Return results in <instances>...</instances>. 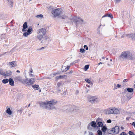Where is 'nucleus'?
<instances>
[{"instance_id":"obj_1","label":"nucleus","mask_w":135,"mask_h":135,"mask_svg":"<svg viewBox=\"0 0 135 135\" xmlns=\"http://www.w3.org/2000/svg\"><path fill=\"white\" fill-rule=\"evenodd\" d=\"M57 101L55 100H52L48 102L46 101L42 103V105L45 108L48 109H52L55 108V105L56 104Z\"/></svg>"},{"instance_id":"obj_2","label":"nucleus","mask_w":135,"mask_h":135,"mask_svg":"<svg viewBox=\"0 0 135 135\" xmlns=\"http://www.w3.org/2000/svg\"><path fill=\"white\" fill-rule=\"evenodd\" d=\"M134 54L129 51H125L123 52L120 57L123 59H127L132 60L134 59Z\"/></svg>"},{"instance_id":"obj_3","label":"nucleus","mask_w":135,"mask_h":135,"mask_svg":"<svg viewBox=\"0 0 135 135\" xmlns=\"http://www.w3.org/2000/svg\"><path fill=\"white\" fill-rule=\"evenodd\" d=\"M46 33V30L45 28H42L39 29L37 31V39L39 41H41L45 36Z\"/></svg>"},{"instance_id":"obj_4","label":"nucleus","mask_w":135,"mask_h":135,"mask_svg":"<svg viewBox=\"0 0 135 135\" xmlns=\"http://www.w3.org/2000/svg\"><path fill=\"white\" fill-rule=\"evenodd\" d=\"M120 113L119 110L114 107H111L107 110V114H118Z\"/></svg>"},{"instance_id":"obj_5","label":"nucleus","mask_w":135,"mask_h":135,"mask_svg":"<svg viewBox=\"0 0 135 135\" xmlns=\"http://www.w3.org/2000/svg\"><path fill=\"white\" fill-rule=\"evenodd\" d=\"M88 101L91 103H94L98 102L99 99L97 96H90L88 97Z\"/></svg>"},{"instance_id":"obj_6","label":"nucleus","mask_w":135,"mask_h":135,"mask_svg":"<svg viewBox=\"0 0 135 135\" xmlns=\"http://www.w3.org/2000/svg\"><path fill=\"white\" fill-rule=\"evenodd\" d=\"M119 131V128L118 126H116L114 128L111 129L108 131V133L111 134H115L118 133Z\"/></svg>"},{"instance_id":"obj_7","label":"nucleus","mask_w":135,"mask_h":135,"mask_svg":"<svg viewBox=\"0 0 135 135\" xmlns=\"http://www.w3.org/2000/svg\"><path fill=\"white\" fill-rule=\"evenodd\" d=\"M35 81V79L33 78H30L29 79L26 78L25 80L24 84L26 86L30 85L34 83Z\"/></svg>"},{"instance_id":"obj_8","label":"nucleus","mask_w":135,"mask_h":135,"mask_svg":"<svg viewBox=\"0 0 135 135\" xmlns=\"http://www.w3.org/2000/svg\"><path fill=\"white\" fill-rule=\"evenodd\" d=\"M73 21L74 22L77 24L78 23L83 24L84 23V20L79 17H75L73 18Z\"/></svg>"},{"instance_id":"obj_9","label":"nucleus","mask_w":135,"mask_h":135,"mask_svg":"<svg viewBox=\"0 0 135 135\" xmlns=\"http://www.w3.org/2000/svg\"><path fill=\"white\" fill-rule=\"evenodd\" d=\"M61 9L57 8L52 10V13L55 17L59 16L61 13Z\"/></svg>"},{"instance_id":"obj_10","label":"nucleus","mask_w":135,"mask_h":135,"mask_svg":"<svg viewBox=\"0 0 135 135\" xmlns=\"http://www.w3.org/2000/svg\"><path fill=\"white\" fill-rule=\"evenodd\" d=\"M15 79L16 80L24 84L25 80H24L20 76H17L15 78Z\"/></svg>"},{"instance_id":"obj_11","label":"nucleus","mask_w":135,"mask_h":135,"mask_svg":"<svg viewBox=\"0 0 135 135\" xmlns=\"http://www.w3.org/2000/svg\"><path fill=\"white\" fill-rule=\"evenodd\" d=\"M62 84L60 82H58L57 83V87L58 91H60L62 90Z\"/></svg>"},{"instance_id":"obj_12","label":"nucleus","mask_w":135,"mask_h":135,"mask_svg":"<svg viewBox=\"0 0 135 135\" xmlns=\"http://www.w3.org/2000/svg\"><path fill=\"white\" fill-rule=\"evenodd\" d=\"M126 35L129 38H131L133 40H135V33H131L129 34H127Z\"/></svg>"},{"instance_id":"obj_13","label":"nucleus","mask_w":135,"mask_h":135,"mask_svg":"<svg viewBox=\"0 0 135 135\" xmlns=\"http://www.w3.org/2000/svg\"><path fill=\"white\" fill-rule=\"evenodd\" d=\"M90 125H91V126L94 128H95L97 126L96 123L94 121L91 122H90V124H89L88 125V128L89 127Z\"/></svg>"},{"instance_id":"obj_14","label":"nucleus","mask_w":135,"mask_h":135,"mask_svg":"<svg viewBox=\"0 0 135 135\" xmlns=\"http://www.w3.org/2000/svg\"><path fill=\"white\" fill-rule=\"evenodd\" d=\"M8 2V4L9 7L12 8L13 4V1L12 0H7Z\"/></svg>"},{"instance_id":"obj_15","label":"nucleus","mask_w":135,"mask_h":135,"mask_svg":"<svg viewBox=\"0 0 135 135\" xmlns=\"http://www.w3.org/2000/svg\"><path fill=\"white\" fill-rule=\"evenodd\" d=\"M70 66H68L66 67V66H63L62 67V72H65L69 70L70 68Z\"/></svg>"},{"instance_id":"obj_16","label":"nucleus","mask_w":135,"mask_h":135,"mask_svg":"<svg viewBox=\"0 0 135 135\" xmlns=\"http://www.w3.org/2000/svg\"><path fill=\"white\" fill-rule=\"evenodd\" d=\"M16 62L15 61H13L12 62H9L8 64V65L11 68L16 66Z\"/></svg>"},{"instance_id":"obj_17","label":"nucleus","mask_w":135,"mask_h":135,"mask_svg":"<svg viewBox=\"0 0 135 135\" xmlns=\"http://www.w3.org/2000/svg\"><path fill=\"white\" fill-rule=\"evenodd\" d=\"M9 84L12 86H14V82L13 79L12 78H9Z\"/></svg>"},{"instance_id":"obj_18","label":"nucleus","mask_w":135,"mask_h":135,"mask_svg":"<svg viewBox=\"0 0 135 135\" xmlns=\"http://www.w3.org/2000/svg\"><path fill=\"white\" fill-rule=\"evenodd\" d=\"M12 74V72L10 70L6 72V74L4 73V75H3V76H9L11 75Z\"/></svg>"},{"instance_id":"obj_19","label":"nucleus","mask_w":135,"mask_h":135,"mask_svg":"<svg viewBox=\"0 0 135 135\" xmlns=\"http://www.w3.org/2000/svg\"><path fill=\"white\" fill-rule=\"evenodd\" d=\"M96 122H97V124L99 127H102L103 126V124L102 122L101 121H98V122H97V121H96Z\"/></svg>"},{"instance_id":"obj_20","label":"nucleus","mask_w":135,"mask_h":135,"mask_svg":"<svg viewBox=\"0 0 135 135\" xmlns=\"http://www.w3.org/2000/svg\"><path fill=\"white\" fill-rule=\"evenodd\" d=\"M102 127L101 130L104 133L106 131L107 128L106 127L104 126H103Z\"/></svg>"},{"instance_id":"obj_21","label":"nucleus","mask_w":135,"mask_h":135,"mask_svg":"<svg viewBox=\"0 0 135 135\" xmlns=\"http://www.w3.org/2000/svg\"><path fill=\"white\" fill-rule=\"evenodd\" d=\"M6 112L9 115H11L12 114L11 111L10 110V108H8L6 110Z\"/></svg>"},{"instance_id":"obj_22","label":"nucleus","mask_w":135,"mask_h":135,"mask_svg":"<svg viewBox=\"0 0 135 135\" xmlns=\"http://www.w3.org/2000/svg\"><path fill=\"white\" fill-rule=\"evenodd\" d=\"M39 85H32V87L35 90H36L39 88Z\"/></svg>"},{"instance_id":"obj_23","label":"nucleus","mask_w":135,"mask_h":135,"mask_svg":"<svg viewBox=\"0 0 135 135\" xmlns=\"http://www.w3.org/2000/svg\"><path fill=\"white\" fill-rule=\"evenodd\" d=\"M9 79H5L2 80V82L3 83L5 84L8 82Z\"/></svg>"},{"instance_id":"obj_24","label":"nucleus","mask_w":135,"mask_h":135,"mask_svg":"<svg viewBox=\"0 0 135 135\" xmlns=\"http://www.w3.org/2000/svg\"><path fill=\"white\" fill-rule=\"evenodd\" d=\"M105 17H108L111 18H113V15L111 14H108L106 15H104L102 17L103 18Z\"/></svg>"},{"instance_id":"obj_25","label":"nucleus","mask_w":135,"mask_h":135,"mask_svg":"<svg viewBox=\"0 0 135 135\" xmlns=\"http://www.w3.org/2000/svg\"><path fill=\"white\" fill-rule=\"evenodd\" d=\"M127 90L129 92H132L133 91V89L132 88H128Z\"/></svg>"},{"instance_id":"obj_26","label":"nucleus","mask_w":135,"mask_h":135,"mask_svg":"<svg viewBox=\"0 0 135 135\" xmlns=\"http://www.w3.org/2000/svg\"><path fill=\"white\" fill-rule=\"evenodd\" d=\"M97 135H102V131L100 130L99 129L97 131Z\"/></svg>"},{"instance_id":"obj_27","label":"nucleus","mask_w":135,"mask_h":135,"mask_svg":"<svg viewBox=\"0 0 135 135\" xmlns=\"http://www.w3.org/2000/svg\"><path fill=\"white\" fill-rule=\"evenodd\" d=\"M32 30V28L31 27H29L28 28V29L27 31V32H28L29 34H31V32Z\"/></svg>"},{"instance_id":"obj_28","label":"nucleus","mask_w":135,"mask_h":135,"mask_svg":"<svg viewBox=\"0 0 135 135\" xmlns=\"http://www.w3.org/2000/svg\"><path fill=\"white\" fill-rule=\"evenodd\" d=\"M43 17V15L41 14L38 15L36 16V17L39 19L42 18Z\"/></svg>"},{"instance_id":"obj_29","label":"nucleus","mask_w":135,"mask_h":135,"mask_svg":"<svg viewBox=\"0 0 135 135\" xmlns=\"http://www.w3.org/2000/svg\"><path fill=\"white\" fill-rule=\"evenodd\" d=\"M85 81L88 83L90 84H92V82L90 80L88 79H85Z\"/></svg>"},{"instance_id":"obj_30","label":"nucleus","mask_w":135,"mask_h":135,"mask_svg":"<svg viewBox=\"0 0 135 135\" xmlns=\"http://www.w3.org/2000/svg\"><path fill=\"white\" fill-rule=\"evenodd\" d=\"M23 27L24 28H26L27 27V23L25 22L23 25Z\"/></svg>"},{"instance_id":"obj_31","label":"nucleus","mask_w":135,"mask_h":135,"mask_svg":"<svg viewBox=\"0 0 135 135\" xmlns=\"http://www.w3.org/2000/svg\"><path fill=\"white\" fill-rule=\"evenodd\" d=\"M58 73H52L51 74L50 76L52 77H54L55 75H56L58 74Z\"/></svg>"},{"instance_id":"obj_32","label":"nucleus","mask_w":135,"mask_h":135,"mask_svg":"<svg viewBox=\"0 0 135 135\" xmlns=\"http://www.w3.org/2000/svg\"><path fill=\"white\" fill-rule=\"evenodd\" d=\"M30 35L28 32H25L23 33V36L25 37H27L28 36V35Z\"/></svg>"},{"instance_id":"obj_33","label":"nucleus","mask_w":135,"mask_h":135,"mask_svg":"<svg viewBox=\"0 0 135 135\" xmlns=\"http://www.w3.org/2000/svg\"><path fill=\"white\" fill-rule=\"evenodd\" d=\"M107 65L108 66H110L111 65H113V63L112 62H111L110 61H109L107 63Z\"/></svg>"},{"instance_id":"obj_34","label":"nucleus","mask_w":135,"mask_h":135,"mask_svg":"<svg viewBox=\"0 0 135 135\" xmlns=\"http://www.w3.org/2000/svg\"><path fill=\"white\" fill-rule=\"evenodd\" d=\"M89 65H86L84 67V70L86 71V70L89 68Z\"/></svg>"},{"instance_id":"obj_35","label":"nucleus","mask_w":135,"mask_h":135,"mask_svg":"<svg viewBox=\"0 0 135 135\" xmlns=\"http://www.w3.org/2000/svg\"><path fill=\"white\" fill-rule=\"evenodd\" d=\"M61 17L62 19L66 18H68V17L66 15H64L61 16Z\"/></svg>"},{"instance_id":"obj_36","label":"nucleus","mask_w":135,"mask_h":135,"mask_svg":"<svg viewBox=\"0 0 135 135\" xmlns=\"http://www.w3.org/2000/svg\"><path fill=\"white\" fill-rule=\"evenodd\" d=\"M29 76L30 77H33L35 76V75L34 74H32V73H28Z\"/></svg>"},{"instance_id":"obj_37","label":"nucleus","mask_w":135,"mask_h":135,"mask_svg":"<svg viewBox=\"0 0 135 135\" xmlns=\"http://www.w3.org/2000/svg\"><path fill=\"white\" fill-rule=\"evenodd\" d=\"M0 74L2 75H4V72H3L2 70L0 69Z\"/></svg>"},{"instance_id":"obj_38","label":"nucleus","mask_w":135,"mask_h":135,"mask_svg":"<svg viewBox=\"0 0 135 135\" xmlns=\"http://www.w3.org/2000/svg\"><path fill=\"white\" fill-rule=\"evenodd\" d=\"M85 50L83 49H80V52L81 53H84V52Z\"/></svg>"},{"instance_id":"obj_39","label":"nucleus","mask_w":135,"mask_h":135,"mask_svg":"<svg viewBox=\"0 0 135 135\" xmlns=\"http://www.w3.org/2000/svg\"><path fill=\"white\" fill-rule=\"evenodd\" d=\"M66 76L65 75H60L59 76V78L60 79H63Z\"/></svg>"},{"instance_id":"obj_40","label":"nucleus","mask_w":135,"mask_h":135,"mask_svg":"<svg viewBox=\"0 0 135 135\" xmlns=\"http://www.w3.org/2000/svg\"><path fill=\"white\" fill-rule=\"evenodd\" d=\"M129 133L130 135H134V134L133 133L130 131H129Z\"/></svg>"},{"instance_id":"obj_41","label":"nucleus","mask_w":135,"mask_h":135,"mask_svg":"<svg viewBox=\"0 0 135 135\" xmlns=\"http://www.w3.org/2000/svg\"><path fill=\"white\" fill-rule=\"evenodd\" d=\"M120 135H127V134L124 132H122Z\"/></svg>"},{"instance_id":"obj_42","label":"nucleus","mask_w":135,"mask_h":135,"mask_svg":"<svg viewBox=\"0 0 135 135\" xmlns=\"http://www.w3.org/2000/svg\"><path fill=\"white\" fill-rule=\"evenodd\" d=\"M84 48L86 50H88V47L86 45H85L84 46Z\"/></svg>"},{"instance_id":"obj_43","label":"nucleus","mask_w":135,"mask_h":135,"mask_svg":"<svg viewBox=\"0 0 135 135\" xmlns=\"http://www.w3.org/2000/svg\"><path fill=\"white\" fill-rule=\"evenodd\" d=\"M112 121L110 119H109L107 120V122L108 123H110Z\"/></svg>"},{"instance_id":"obj_44","label":"nucleus","mask_w":135,"mask_h":135,"mask_svg":"<svg viewBox=\"0 0 135 135\" xmlns=\"http://www.w3.org/2000/svg\"><path fill=\"white\" fill-rule=\"evenodd\" d=\"M120 86H121V85L119 84H117V87L118 88H119L120 87Z\"/></svg>"},{"instance_id":"obj_45","label":"nucleus","mask_w":135,"mask_h":135,"mask_svg":"<svg viewBox=\"0 0 135 135\" xmlns=\"http://www.w3.org/2000/svg\"><path fill=\"white\" fill-rule=\"evenodd\" d=\"M33 73V70L32 68H31L30 69V71L29 72V73Z\"/></svg>"},{"instance_id":"obj_46","label":"nucleus","mask_w":135,"mask_h":135,"mask_svg":"<svg viewBox=\"0 0 135 135\" xmlns=\"http://www.w3.org/2000/svg\"><path fill=\"white\" fill-rule=\"evenodd\" d=\"M89 135H94L93 133L91 132H89Z\"/></svg>"},{"instance_id":"obj_47","label":"nucleus","mask_w":135,"mask_h":135,"mask_svg":"<svg viewBox=\"0 0 135 135\" xmlns=\"http://www.w3.org/2000/svg\"><path fill=\"white\" fill-rule=\"evenodd\" d=\"M26 28H23V29L22 30V32H26L27 31L26 30Z\"/></svg>"},{"instance_id":"obj_48","label":"nucleus","mask_w":135,"mask_h":135,"mask_svg":"<svg viewBox=\"0 0 135 135\" xmlns=\"http://www.w3.org/2000/svg\"><path fill=\"white\" fill-rule=\"evenodd\" d=\"M128 80L127 79H125L123 80V82H126L128 81Z\"/></svg>"},{"instance_id":"obj_49","label":"nucleus","mask_w":135,"mask_h":135,"mask_svg":"<svg viewBox=\"0 0 135 135\" xmlns=\"http://www.w3.org/2000/svg\"><path fill=\"white\" fill-rule=\"evenodd\" d=\"M132 124V125H133L134 127L135 128V122H133Z\"/></svg>"},{"instance_id":"obj_50","label":"nucleus","mask_w":135,"mask_h":135,"mask_svg":"<svg viewBox=\"0 0 135 135\" xmlns=\"http://www.w3.org/2000/svg\"><path fill=\"white\" fill-rule=\"evenodd\" d=\"M79 61L78 60H76L74 61V62L75 63H77Z\"/></svg>"},{"instance_id":"obj_51","label":"nucleus","mask_w":135,"mask_h":135,"mask_svg":"<svg viewBox=\"0 0 135 135\" xmlns=\"http://www.w3.org/2000/svg\"><path fill=\"white\" fill-rule=\"evenodd\" d=\"M18 111L19 112H20V113H22V110L21 109L18 110Z\"/></svg>"},{"instance_id":"obj_52","label":"nucleus","mask_w":135,"mask_h":135,"mask_svg":"<svg viewBox=\"0 0 135 135\" xmlns=\"http://www.w3.org/2000/svg\"><path fill=\"white\" fill-rule=\"evenodd\" d=\"M115 1L117 3L121 1V0H115Z\"/></svg>"},{"instance_id":"obj_53","label":"nucleus","mask_w":135,"mask_h":135,"mask_svg":"<svg viewBox=\"0 0 135 135\" xmlns=\"http://www.w3.org/2000/svg\"><path fill=\"white\" fill-rule=\"evenodd\" d=\"M59 76H57L56 77V80L57 79H59Z\"/></svg>"},{"instance_id":"obj_54","label":"nucleus","mask_w":135,"mask_h":135,"mask_svg":"<svg viewBox=\"0 0 135 135\" xmlns=\"http://www.w3.org/2000/svg\"><path fill=\"white\" fill-rule=\"evenodd\" d=\"M66 94V91H65L63 93V94H62V95H65Z\"/></svg>"},{"instance_id":"obj_55","label":"nucleus","mask_w":135,"mask_h":135,"mask_svg":"<svg viewBox=\"0 0 135 135\" xmlns=\"http://www.w3.org/2000/svg\"><path fill=\"white\" fill-rule=\"evenodd\" d=\"M73 71L72 70H71L69 73H68L69 74H71L73 73Z\"/></svg>"},{"instance_id":"obj_56","label":"nucleus","mask_w":135,"mask_h":135,"mask_svg":"<svg viewBox=\"0 0 135 135\" xmlns=\"http://www.w3.org/2000/svg\"><path fill=\"white\" fill-rule=\"evenodd\" d=\"M79 93V91L78 90H77L76 91L75 93L76 94H77Z\"/></svg>"},{"instance_id":"obj_57","label":"nucleus","mask_w":135,"mask_h":135,"mask_svg":"<svg viewBox=\"0 0 135 135\" xmlns=\"http://www.w3.org/2000/svg\"><path fill=\"white\" fill-rule=\"evenodd\" d=\"M103 64V63H102V62H100L98 64V65H100V64Z\"/></svg>"},{"instance_id":"obj_58","label":"nucleus","mask_w":135,"mask_h":135,"mask_svg":"<svg viewBox=\"0 0 135 135\" xmlns=\"http://www.w3.org/2000/svg\"><path fill=\"white\" fill-rule=\"evenodd\" d=\"M129 118H130L129 117H127L126 118V119L127 120H129Z\"/></svg>"},{"instance_id":"obj_59","label":"nucleus","mask_w":135,"mask_h":135,"mask_svg":"<svg viewBox=\"0 0 135 135\" xmlns=\"http://www.w3.org/2000/svg\"><path fill=\"white\" fill-rule=\"evenodd\" d=\"M121 129H124V127H121Z\"/></svg>"},{"instance_id":"obj_60","label":"nucleus","mask_w":135,"mask_h":135,"mask_svg":"<svg viewBox=\"0 0 135 135\" xmlns=\"http://www.w3.org/2000/svg\"><path fill=\"white\" fill-rule=\"evenodd\" d=\"M16 72L17 73H20V71L17 70V71Z\"/></svg>"},{"instance_id":"obj_61","label":"nucleus","mask_w":135,"mask_h":135,"mask_svg":"<svg viewBox=\"0 0 135 135\" xmlns=\"http://www.w3.org/2000/svg\"><path fill=\"white\" fill-rule=\"evenodd\" d=\"M44 47H42V48H41L40 49V50H42V49H44Z\"/></svg>"},{"instance_id":"obj_62","label":"nucleus","mask_w":135,"mask_h":135,"mask_svg":"<svg viewBox=\"0 0 135 135\" xmlns=\"http://www.w3.org/2000/svg\"><path fill=\"white\" fill-rule=\"evenodd\" d=\"M110 62H112V59H110Z\"/></svg>"},{"instance_id":"obj_63","label":"nucleus","mask_w":135,"mask_h":135,"mask_svg":"<svg viewBox=\"0 0 135 135\" xmlns=\"http://www.w3.org/2000/svg\"><path fill=\"white\" fill-rule=\"evenodd\" d=\"M104 58H105V57H102V59H104Z\"/></svg>"},{"instance_id":"obj_64","label":"nucleus","mask_w":135,"mask_h":135,"mask_svg":"<svg viewBox=\"0 0 135 135\" xmlns=\"http://www.w3.org/2000/svg\"><path fill=\"white\" fill-rule=\"evenodd\" d=\"M117 89V88H115V87H114V89Z\"/></svg>"}]
</instances>
